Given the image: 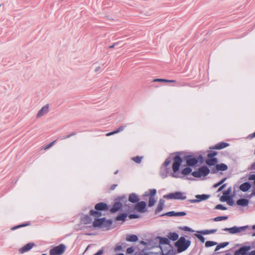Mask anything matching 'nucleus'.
I'll list each match as a JSON object with an SVG mask.
<instances>
[{
    "label": "nucleus",
    "instance_id": "4d7b16f0",
    "mask_svg": "<svg viewBox=\"0 0 255 255\" xmlns=\"http://www.w3.org/2000/svg\"><path fill=\"white\" fill-rule=\"evenodd\" d=\"M55 142V141H53L52 142H51V143H49L48 144H47L46 147H45V149H48L49 148H50L51 146H52L54 143Z\"/></svg>",
    "mask_w": 255,
    "mask_h": 255
},
{
    "label": "nucleus",
    "instance_id": "f257e3e1",
    "mask_svg": "<svg viewBox=\"0 0 255 255\" xmlns=\"http://www.w3.org/2000/svg\"><path fill=\"white\" fill-rule=\"evenodd\" d=\"M190 245L191 241L186 240L184 237H181L174 244L177 248L178 253H181L186 251Z\"/></svg>",
    "mask_w": 255,
    "mask_h": 255
},
{
    "label": "nucleus",
    "instance_id": "69168bd1",
    "mask_svg": "<svg viewBox=\"0 0 255 255\" xmlns=\"http://www.w3.org/2000/svg\"><path fill=\"white\" fill-rule=\"evenodd\" d=\"M221 186V184H220L219 182H218L217 183H215L214 185H213V187L214 188H217L218 187Z\"/></svg>",
    "mask_w": 255,
    "mask_h": 255
},
{
    "label": "nucleus",
    "instance_id": "c9c22d12",
    "mask_svg": "<svg viewBox=\"0 0 255 255\" xmlns=\"http://www.w3.org/2000/svg\"><path fill=\"white\" fill-rule=\"evenodd\" d=\"M179 229L181 230H183V231H187V232H191V233H193L194 232V231L193 230H192L191 228H189V227H187V226H183V227H180L179 228Z\"/></svg>",
    "mask_w": 255,
    "mask_h": 255
},
{
    "label": "nucleus",
    "instance_id": "5701e85b",
    "mask_svg": "<svg viewBox=\"0 0 255 255\" xmlns=\"http://www.w3.org/2000/svg\"><path fill=\"white\" fill-rule=\"evenodd\" d=\"M164 202L165 201L163 199H160L159 200L157 207H156L155 211V213L156 214L162 210L164 205Z\"/></svg>",
    "mask_w": 255,
    "mask_h": 255
},
{
    "label": "nucleus",
    "instance_id": "f3484780",
    "mask_svg": "<svg viewBox=\"0 0 255 255\" xmlns=\"http://www.w3.org/2000/svg\"><path fill=\"white\" fill-rule=\"evenodd\" d=\"M105 221V218L96 219L93 223V226L94 228L103 227Z\"/></svg>",
    "mask_w": 255,
    "mask_h": 255
},
{
    "label": "nucleus",
    "instance_id": "6ab92c4d",
    "mask_svg": "<svg viewBox=\"0 0 255 255\" xmlns=\"http://www.w3.org/2000/svg\"><path fill=\"white\" fill-rule=\"evenodd\" d=\"M252 185L251 183L249 181H247L242 184L240 186L239 188L242 191L246 192L249 191Z\"/></svg>",
    "mask_w": 255,
    "mask_h": 255
},
{
    "label": "nucleus",
    "instance_id": "774afa93",
    "mask_svg": "<svg viewBox=\"0 0 255 255\" xmlns=\"http://www.w3.org/2000/svg\"><path fill=\"white\" fill-rule=\"evenodd\" d=\"M221 186V184H220L219 182H218L217 183H215L214 185H213V187L214 188H217L218 187Z\"/></svg>",
    "mask_w": 255,
    "mask_h": 255
},
{
    "label": "nucleus",
    "instance_id": "aec40b11",
    "mask_svg": "<svg viewBox=\"0 0 255 255\" xmlns=\"http://www.w3.org/2000/svg\"><path fill=\"white\" fill-rule=\"evenodd\" d=\"M236 204L237 205L241 207L248 206L249 204V199L246 198H240L237 201Z\"/></svg>",
    "mask_w": 255,
    "mask_h": 255
},
{
    "label": "nucleus",
    "instance_id": "c03bdc74",
    "mask_svg": "<svg viewBox=\"0 0 255 255\" xmlns=\"http://www.w3.org/2000/svg\"><path fill=\"white\" fill-rule=\"evenodd\" d=\"M128 217L129 219H138L139 218V216L135 214H130Z\"/></svg>",
    "mask_w": 255,
    "mask_h": 255
},
{
    "label": "nucleus",
    "instance_id": "c85d7f7f",
    "mask_svg": "<svg viewBox=\"0 0 255 255\" xmlns=\"http://www.w3.org/2000/svg\"><path fill=\"white\" fill-rule=\"evenodd\" d=\"M229 244V242H226L219 244L218 245L215 250V252H217L221 248H224L227 247Z\"/></svg>",
    "mask_w": 255,
    "mask_h": 255
},
{
    "label": "nucleus",
    "instance_id": "0e129e2a",
    "mask_svg": "<svg viewBox=\"0 0 255 255\" xmlns=\"http://www.w3.org/2000/svg\"><path fill=\"white\" fill-rule=\"evenodd\" d=\"M122 249V247L121 246H118L115 248V251H121Z\"/></svg>",
    "mask_w": 255,
    "mask_h": 255
},
{
    "label": "nucleus",
    "instance_id": "ddd939ff",
    "mask_svg": "<svg viewBox=\"0 0 255 255\" xmlns=\"http://www.w3.org/2000/svg\"><path fill=\"white\" fill-rule=\"evenodd\" d=\"M230 145V144L224 141L220 142L214 146L209 147L210 149L220 150L225 148Z\"/></svg>",
    "mask_w": 255,
    "mask_h": 255
},
{
    "label": "nucleus",
    "instance_id": "a878e982",
    "mask_svg": "<svg viewBox=\"0 0 255 255\" xmlns=\"http://www.w3.org/2000/svg\"><path fill=\"white\" fill-rule=\"evenodd\" d=\"M157 238L159 239V244L161 245H169L170 244V241L169 238L162 237H158Z\"/></svg>",
    "mask_w": 255,
    "mask_h": 255
},
{
    "label": "nucleus",
    "instance_id": "0eeeda50",
    "mask_svg": "<svg viewBox=\"0 0 255 255\" xmlns=\"http://www.w3.org/2000/svg\"><path fill=\"white\" fill-rule=\"evenodd\" d=\"M250 228V227L249 225L241 227L234 226L231 228H225L223 230L229 232L231 234H236L244 231L247 229H249Z\"/></svg>",
    "mask_w": 255,
    "mask_h": 255
},
{
    "label": "nucleus",
    "instance_id": "09e8293b",
    "mask_svg": "<svg viewBox=\"0 0 255 255\" xmlns=\"http://www.w3.org/2000/svg\"><path fill=\"white\" fill-rule=\"evenodd\" d=\"M115 200H117V201H120V202H121V201H124L127 200V198L125 195H123V196H120V197H118Z\"/></svg>",
    "mask_w": 255,
    "mask_h": 255
},
{
    "label": "nucleus",
    "instance_id": "13d9d810",
    "mask_svg": "<svg viewBox=\"0 0 255 255\" xmlns=\"http://www.w3.org/2000/svg\"><path fill=\"white\" fill-rule=\"evenodd\" d=\"M217 229L208 230V235L215 233V232H217Z\"/></svg>",
    "mask_w": 255,
    "mask_h": 255
},
{
    "label": "nucleus",
    "instance_id": "a18cd8bd",
    "mask_svg": "<svg viewBox=\"0 0 255 255\" xmlns=\"http://www.w3.org/2000/svg\"><path fill=\"white\" fill-rule=\"evenodd\" d=\"M228 197L223 194V195L220 197V200L222 202H226L228 200Z\"/></svg>",
    "mask_w": 255,
    "mask_h": 255
},
{
    "label": "nucleus",
    "instance_id": "f704fd0d",
    "mask_svg": "<svg viewBox=\"0 0 255 255\" xmlns=\"http://www.w3.org/2000/svg\"><path fill=\"white\" fill-rule=\"evenodd\" d=\"M231 192H232V188H231V187H230L226 191H224L223 194H225L228 197L233 196V195H231Z\"/></svg>",
    "mask_w": 255,
    "mask_h": 255
},
{
    "label": "nucleus",
    "instance_id": "79ce46f5",
    "mask_svg": "<svg viewBox=\"0 0 255 255\" xmlns=\"http://www.w3.org/2000/svg\"><path fill=\"white\" fill-rule=\"evenodd\" d=\"M153 82H174V80H169L164 79H155Z\"/></svg>",
    "mask_w": 255,
    "mask_h": 255
},
{
    "label": "nucleus",
    "instance_id": "5fc2aeb1",
    "mask_svg": "<svg viewBox=\"0 0 255 255\" xmlns=\"http://www.w3.org/2000/svg\"><path fill=\"white\" fill-rule=\"evenodd\" d=\"M249 179L250 180H254V182L255 181V174H250L249 176Z\"/></svg>",
    "mask_w": 255,
    "mask_h": 255
},
{
    "label": "nucleus",
    "instance_id": "72a5a7b5",
    "mask_svg": "<svg viewBox=\"0 0 255 255\" xmlns=\"http://www.w3.org/2000/svg\"><path fill=\"white\" fill-rule=\"evenodd\" d=\"M143 158V156H137L135 157H133L131 158L132 160L134 161L136 163H140L141 162V160Z\"/></svg>",
    "mask_w": 255,
    "mask_h": 255
},
{
    "label": "nucleus",
    "instance_id": "e2e57ef3",
    "mask_svg": "<svg viewBox=\"0 0 255 255\" xmlns=\"http://www.w3.org/2000/svg\"><path fill=\"white\" fill-rule=\"evenodd\" d=\"M255 137V131L249 135V138L250 139Z\"/></svg>",
    "mask_w": 255,
    "mask_h": 255
},
{
    "label": "nucleus",
    "instance_id": "4c0bfd02",
    "mask_svg": "<svg viewBox=\"0 0 255 255\" xmlns=\"http://www.w3.org/2000/svg\"><path fill=\"white\" fill-rule=\"evenodd\" d=\"M233 196L229 197L227 201V203L229 206H232L235 204L233 198Z\"/></svg>",
    "mask_w": 255,
    "mask_h": 255
},
{
    "label": "nucleus",
    "instance_id": "6e6d98bb",
    "mask_svg": "<svg viewBox=\"0 0 255 255\" xmlns=\"http://www.w3.org/2000/svg\"><path fill=\"white\" fill-rule=\"evenodd\" d=\"M197 233H200L201 235H207V229L198 231Z\"/></svg>",
    "mask_w": 255,
    "mask_h": 255
},
{
    "label": "nucleus",
    "instance_id": "49530a36",
    "mask_svg": "<svg viewBox=\"0 0 255 255\" xmlns=\"http://www.w3.org/2000/svg\"><path fill=\"white\" fill-rule=\"evenodd\" d=\"M126 127H127L126 125H125V126H121L118 129H117L116 130V131H117V133H119V132H120L121 131H123L126 128Z\"/></svg>",
    "mask_w": 255,
    "mask_h": 255
},
{
    "label": "nucleus",
    "instance_id": "e433bc0d",
    "mask_svg": "<svg viewBox=\"0 0 255 255\" xmlns=\"http://www.w3.org/2000/svg\"><path fill=\"white\" fill-rule=\"evenodd\" d=\"M214 149L208 150V155L209 157H215L218 154V152L213 150Z\"/></svg>",
    "mask_w": 255,
    "mask_h": 255
},
{
    "label": "nucleus",
    "instance_id": "bf43d9fd",
    "mask_svg": "<svg viewBox=\"0 0 255 255\" xmlns=\"http://www.w3.org/2000/svg\"><path fill=\"white\" fill-rule=\"evenodd\" d=\"M249 169L251 170H255V161L250 166Z\"/></svg>",
    "mask_w": 255,
    "mask_h": 255
},
{
    "label": "nucleus",
    "instance_id": "680f3d73",
    "mask_svg": "<svg viewBox=\"0 0 255 255\" xmlns=\"http://www.w3.org/2000/svg\"><path fill=\"white\" fill-rule=\"evenodd\" d=\"M103 254V250H100L98 252H97L96 254H94L93 255H102Z\"/></svg>",
    "mask_w": 255,
    "mask_h": 255
},
{
    "label": "nucleus",
    "instance_id": "58836bf2",
    "mask_svg": "<svg viewBox=\"0 0 255 255\" xmlns=\"http://www.w3.org/2000/svg\"><path fill=\"white\" fill-rule=\"evenodd\" d=\"M215 209L217 210H227V208L226 206H224L222 204H218L215 207Z\"/></svg>",
    "mask_w": 255,
    "mask_h": 255
},
{
    "label": "nucleus",
    "instance_id": "338daca9",
    "mask_svg": "<svg viewBox=\"0 0 255 255\" xmlns=\"http://www.w3.org/2000/svg\"><path fill=\"white\" fill-rule=\"evenodd\" d=\"M221 186V184H220L219 182H218L217 183H215L214 185H213V187L214 188H217L218 187Z\"/></svg>",
    "mask_w": 255,
    "mask_h": 255
},
{
    "label": "nucleus",
    "instance_id": "4468645a",
    "mask_svg": "<svg viewBox=\"0 0 255 255\" xmlns=\"http://www.w3.org/2000/svg\"><path fill=\"white\" fill-rule=\"evenodd\" d=\"M186 213L185 212H175V211H170L164 214L161 215V216H166L168 217H179V216H184L186 215Z\"/></svg>",
    "mask_w": 255,
    "mask_h": 255
},
{
    "label": "nucleus",
    "instance_id": "ea45409f",
    "mask_svg": "<svg viewBox=\"0 0 255 255\" xmlns=\"http://www.w3.org/2000/svg\"><path fill=\"white\" fill-rule=\"evenodd\" d=\"M27 225H28V224H27V223H24V224H19V225H18L17 226H15L13 227L12 228H11V230H16V229H17L18 228L25 227V226H26Z\"/></svg>",
    "mask_w": 255,
    "mask_h": 255
},
{
    "label": "nucleus",
    "instance_id": "a19ab883",
    "mask_svg": "<svg viewBox=\"0 0 255 255\" xmlns=\"http://www.w3.org/2000/svg\"><path fill=\"white\" fill-rule=\"evenodd\" d=\"M195 236L197 237V238L201 241L202 243H204L205 242V238L201 234H195Z\"/></svg>",
    "mask_w": 255,
    "mask_h": 255
},
{
    "label": "nucleus",
    "instance_id": "423d86ee",
    "mask_svg": "<svg viewBox=\"0 0 255 255\" xmlns=\"http://www.w3.org/2000/svg\"><path fill=\"white\" fill-rule=\"evenodd\" d=\"M182 159L180 157L179 155H176L174 158H173V163L172 164V170L173 171L174 173L172 174V176L177 177V176H176L175 174L177 171H178L180 166L182 163Z\"/></svg>",
    "mask_w": 255,
    "mask_h": 255
},
{
    "label": "nucleus",
    "instance_id": "8fccbe9b",
    "mask_svg": "<svg viewBox=\"0 0 255 255\" xmlns=\"http://www.w3.org/2000/svg\"><path fill=\"white\" fill-rule=\"evenodd\" d=\"M217 245V243L214 241H208V247H211Z\"/></svg>",
    "mask_w": 255,
    "mask_h": 255
},
{
    "label": "nucleus",
    "instance_id": "20e7f679",
    "mask_svg": "<svg viewBox=\"0 0 255 255\" xmlns=\"http://www.w3.org/2000/svg\"><path fill=\"white\" fill-rule=\"evenodd\" d=\"M163 198L166 199H175V200H185L186 196L184 195V193L180 191H176L173 193H170L168 194L164 195Z\"/></svg>",
    "mask_w": 255,
    "mask_h": 255
},
{
    "label": "nucleus",
    "instance_id": "f03ea898",
    "mask_svg": "<svg viewBox=\"0 0 255 255\" xmlns=\"http://www.w3.org/2000/svg\"><path fill=\"white\" fill-rule=\"evenodd\" d=\"M185 159L189 166H194L198 163H202L203 162V157L202 155L197 156L187 155L185 156Z\"/></svg>",
    "mask_w": 255,
    "mask_h": 255
},
{
    "label": "nucleus",
    "instance_id": "393cba45",
    "mask_svg": "<svg viewBox=\"0 0 255 255\" xmlns=\"http://www.w3.org/2000/svg\"><path fill=\"white\" fill-rule=\"evenodd\" d=\"M127 216V214L126 213H121L115 218V220L117 221H122L123 222H125Z\"/></svg>",
    "mask_w": 255,
    "mask_h": 255
},
{
    "label": "nucleus",
    "instance_id": "dca6fc26",
    "mask_svg": "<svg viewBox=\"0 0 255 255\" xmlns=\"http://www.w3.org/2000/svg\"><path fill=\"white\" fill-rule=\"evenodd\" d=\"M49 111V105L48 104L44 106L42 108L38 111L36 117L39 118L43 116L45 114L47 113Z\"/></svg>",
    "mask_w": 255,
    "mask_h": 255
},
{
    "label": "nucleus",
    "instance_id": "864d4df0",
    "mask_svg": "<svg viewBox=\"0 0 255 255\" xmlns=\"http://www.w3.org/2000/svg\"><path fill=\"white\" fill-rule=\"evenodd\" d=\"M75 134H76V132H72L71 134H70L69 135H67L66 136H63V137L61 138V139H66V138H69L71 136H72L73 135H74Z\"/></svg>",
    "mask_w": 255,
    "mask_h": 255
},
{
    "label": "nucleus",
    "instance_id": "4be33fe9",
    "mask_svg": "<svg viewBox=\"0 0 255 255\" xmlns=\"http://www.w3.org/2000/svg\"><path fill=\"white\" fill-rule=\"evenodd\" d=\"M128 201L132 203H136L139 201V198L136 194L132 193L129 195Z\"/></svg>",
    "mask_w": 255,
    "mask_h": 255
},
{
    "label": "nucleus",
    "instance_id": "7ed1b4c3",
    "mask_svg": "<svg viewBox=\"0 0 255 255\" xmlns=\"http://www.w3.org/2000/svg\"><path fill=\"white\" fill-rule=\"evenodd\" d=\"M95 209L96 210H90V215L94 217H99L102 215L101 211L108 210L109 207L107 204L103 202H100L96 204Z\"/></svg>",
    "mask_w": 255,
    "mask_h": 255
},
{
    "label": "nucleus",
    "instance_id": "c756f323",
    "mask_svg": "<svg viewBox=\"0 0 255 255\" xmlns=\"http://www.w3.org/2000/svg\"><path fill=\"white\" fill-rule=\"evenodd\" d=\"M228 216H218L216 217L213 219H212L211 220L215 221V222H218L223 220H226L228 219Z\"/></svg>",
    "mask_w": 255,
    "mask_h": 255
},
{
    "label": "nucleus",
    "instance_id": "de8ad7c7",
    "mask_svg": "<svg viewBox=\"0 0 255 255\" xmlns=\"http://www.w3.org/2000/svg\"><path fill=\"white\" fill-rule=\"evenodd\" d=\"M134 250L132 247H129L127 249L126 252L128 254H132L134 252Z\"/></svg>",
    "mask_w": 255,
    "mask_h": 255
},
{
    "label": "nucleus",
    "instance_id": "052dcab7",
    "mask_svg": "<svg viewBox=\"0 0 255 255\" xmlns=\"http://www.w3.org/2000/svg\"><path fill=\"white\" fill-rule=\"evenodd\" d=\"M116 133H117V131L115 130H114L112 132H108L106 134V135L107 136H110V135H113V134H115Z\"/></svg>",
    "mask_w": 255,
    "mask_h": 255
},
{
    "label": "nucleus",
    "instance_id": "b1692460",
    "mask_svg": "<svg viewBox=\"0 0 255 255\" xmlns=\"http://www.w3.org/2000/svg\"><path fill=\"white\" fill-rule=\"evenodd\" d=\"M167 237L169 240L172 241H175L178 240L179 235L175 232H170L168 233Z\"/></svg>",
    "mask_w": 255,
    "mask_h": 255
},
{
    "label": "nucleus",
    "instance_id": "2eb2a0df",
    "mask_svg": "<svg viewBox=\"0 0 255 255\" xmlns=\"http://www.w3.org/2000/svg\"><path fill=\"white\" fill-rule=\"evenodd\" d=\"M122 206V203L120 201H117V200H115V202L110 211L111 213H115L121 210Z\"/></svg>",
    "mask_w": 255,
    "mask_h": 255
},
{
    "label": "nucleus",
    "instance_id": "a211bd4d",
    "mask_svg": "<svg viewBox=\"0 0 255 255\" xmlns=\"http://www.w3.org/2000/svg\"><path fill=\"white\" fill-rule=\"evenodd\" d=\"M34 245H35V244L34 243H29L27 244L26 245H25V246H24L21 248H20L19 250V252L21 254H23L25 252H27L30 251Z\"/></svg>",
    "mask_w": 255,
    "mask_h": 255
},
{
    "label": "nucleus",
    "instance_id": "3c124183",
    "mask_svg": "<svg viewBox=\"0 0 255 255\" xmlns=\"http://www.w3.org/2000/svg\"><path fill=\"white\" fill-rule=\"evenodd\" d=\"M170 162H171V160H170V158H168L165 160L163 164V165L166 167L169 164Z\"/></svg>",
    "mask_w": 255,
    "mask_h": 255
},
{
    "label": "nucleus",
    "instance_id": "473e14b6",
    "mask_svg": "<svg viewBox=\"0 0 255 255\" xmlns=\"http://www.w3.org/2000/svg\"><path fill=\"white\" fill-rule=\"evenodd\" d=\"M156 202V201L154 197H150L149 198L148 206L149 207L153 206Z\"/></svg>",
    "mask_w": 255,
    "mask_h": 255
},
{
    "label": "nucleus",
    "instance_id": "9d476101",
    "mask_svg": "<svg viewBox=\"0 0 255 255\" xmlns=\"http://www.w3.org/2000/svg\"><path fill=\"white\" fill-rule=\"evenodd\" d=\"M146 203L145 201H141L138 202L134 206V210L141 213H144L146 211Z\"/></svg>",
    "mask_w": 255,
    "mask_h": 255
},
{
    "label": "nucleus",
    "instance_id": "f8f14e48",
    "mask_svg": "<svg viewBox=\"0 0 255 255\" xmlns=\"http://www.w3.org/2000/svg\"><path fill=\"white\" fill-rule=\"evenodd\" d=\"M195 198L196 199H189L188 201L191 203H197L205 201L207 199V194L196 195H195Z\"/></svg>",
    "mask_w": 255,
    "mask_h": 255
},
{
    "label": "nucleus",
    "instance_id": "6e6552de",
    "mask_svg": "<svg viewBox=\"0 0 255 255\" xmlns=\"http://www.w3.org/2000/svg\"><path fill=\"white\" fill-rule=\"evenodd\" d=\"M228 168V165L225 163H217L214 167H212L211 169L208 168V174L210 172L212 174H215L219 171H226Z\"/></svg>",
    "mask_w": 255,
    "mask_h": 255
},
{
    "label": "nucleus",
    "instance_id": "39448f33",
    "mask_svg": "<svg viewBox=\"0 0 255 255\" xmlns=\"http://www.w3.org/2000/svg\"><path fill=\"white\" fill-rule=\"evenodd\" d=\"M250 250V246H243L235 252L234 255H255V250L249 253Z\"/></svg>",
    "mask_w": 255,
    "mask_h": 255
},
{
    "label": "nucleus",
    "instance_id": "7c9ffc66",
    "mask_svg": "<svg viewBox=\"0 0 255 255\" xmlns=\"http://www.w3.org/2000/svg\"><path fill=\"white\" fill-rule=\"evenodd\" d=\"M192 172V169L189 167L184 168L181 171L182 174L187 175Z\"/></svg>",
    "mask_w": 255,
    "mask_h": 255
},
{
    "label": "nucleus",
    "instance_id": "412c9836",
    "mask_svg": "<svg viewBox=\"0 0 255 255\" xmlns=\"http://www.w3.org/2000/svg\"><path fill=\"white\" fill-rule=\"evenodd\" d=\"M218 162V158L216 157L208 156V167H214Z\"/></svg>",
    "mask_w": 255,
    "mask_h": 255
},
{
    "label": "nucleus",
    "instance_id": "1a4fd4ad",
    "mask_svg": "<svg viewBox=\"0 0 255 255\" xmlns=\"http://www.w3.org/2000/svg\"><path fill=\"white\" fill-rule=\"evenodd\" d=\"M66 246L61 244L50 250V255H61L65 252Z\"/></svg>",
    "mask_w": 255,
    "mask_h": 255
},
{
    "label": "nucleus",
    "instance_id": "bb28decb",
    "mask_svg": "<svg viewBox=\"0 0 255 255\" xmlns=\"http://www.w3.org/2000/svg\"><path fill=\"white\" fill-rule=\"evenodd\" d=\"M81 221L84 224H88L91 223L92 219L90 216L88 215H84L81 218Z\"/></svg>",
    "mask_w": 255,
    "mask_h": 255
},
{
    "label": "nucleus",
    "instance_id": "37998d69",
    "mask_svg": "<svg viewBox=\"0 0 255 255\" xmlns=\"http://www.w3.org/2000/svg\"><path fill=\"white\" fill-rule=\"evenodd\" d=\"M148 192H149V194L150 197H153V196L156 194L157 191L155 189H149L148 190Z\"/></svg>",
    "mask_w": 255,
    "mask_h": 255
},
{
    "label": "nucleus",
    "instance_id": "9b49d317",
    "mask_svg": "<svg viewBox=\"0 0 255 255\" xmlns=\"http://www.w3.org/2000/svg\"><path fill=\"white\" fill-rule=\"evenodd\" d=\"M192 175L195 177H200L202 175H207V166L204 165L200 168L198 171H194L192 173Z\"/></svg>",
    "mask_w": 255,
    "mask_h": 255
},
{
    "label": "nucleus",
    "instance_id": "2f4dec72",
    "mask_svg": "<svg viewBox=\"0 0 255 255\" xmlns=\"http://www.w3.org/2000/svg\"><path fill=\"white\" fill-rule=\"evenodd\" d=\"M113 224V221L111 219L107 220L105 218V221H104V224L103 225V227H109L112 225Z\"/></svg>",
    "mask_w": 255,
    "mask_h": 255
},
{
    "label": "nucleus",
    "instance_id": "cd10ccee",
    "mask_svg": "<svg viewBox=\"0 0 255 255\" xmlns=\"http://www.w3.org/2000/svg\"><path fill=\"white\" fill-rule=\"evenodd\" d=\"M126 240L129 242H135L138 240V237L135 235H129L127 236Z\"/></svg>",
    "mask_w": 255,
    "mask_h": 255
},
{
    "label": "nucleus",
    "instance_id": "603ef678",
    "mask_svg": "<svg viewBox=\"0 0 255 255\" xmlns=\"http://www.w3.org/2000/svg\"><path fill=\"white\" fill-rule=\"evenodd\" d=\"M227 186V184H223V185H221L219 188H218L217 192H220L222 191Z\"/></svg>",
    "mask_w": 255,
    "mask_h": 255
}]
</instances>
